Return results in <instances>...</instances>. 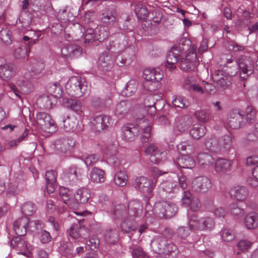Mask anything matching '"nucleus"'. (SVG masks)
Returning <instances> with one entry per match:
<instances>
[{"label": "nucleus", "instance_id": "f257e3e1", "mask_svg": "<svg viewBox=\"0 0 258 258\" xmlns=\"http://www.w3.org/2000/svg\"><path fill=\"white\" fill-rule=\"evenodd\" d=\"M152 98L145 100L144 105L136 107L135 109V117L136 119V125L127 124L122 127V136L126 141H133L135 137L139 135L140 130L143 132L141 142L143 143L148 141L150 137L151 126L149 122L152 120V117L156 112L155 102L152 101L151 104H148L147 101Z\"/></svg>", "mask_w": 258, "mask_h": 258}, {"label": "nucleus", "instance_id": "f03ea898", "mask_svg": "<svg viewBox=\"0 0 258 258\" xmlns=\"http://www.w3.org/2000/svg\"><path fill=\"white\" fill-rule=\"evenodd\" d=\"M188 224L190 230L194 232L212 230L215 225L213 218L201 217L197 214H192L189 217Z\"/></svg>", "mask_w": 258, "mask_h": 258}, {"label": "nucleus", "instance_id": "7ed1b4c3", "mask_svg": "<svg viewBox=\"0 0 258 258\" xmlns=\"http://www.w3.org/2000/svg\"><path fill=\"white\" fill-rule=\"evenodd\" d=\"M66 89L70 96L79 97L85 93L87 86L84 78L80 76H73L67 83Z\"/></svg>", "mask_w": 258, "mask_h": 258}, {"label": "nucleus", "instance_id": "20e7f679", "mask_svg": "<svg viewBox=\"0 0 258 258\" xmlns=\"http://www.w3.org/2000/svg\"><path fill=\"white\" fill-rule=\"evenodd\" d=\"M177 207L174 203L171 201H162L155 204L154 212L161 218H170L175 215Z\"/></svg>", "mask_w": 258, "mask_h": 258}, {"label": "nucleus", "instance_id": "39448f33", "mask_svg": "<svg viewBox=\"0 0 258 258\" xmlns=\"http://www.w3.org/2000/svg\"><path fill=\"white\" fill-rule=\"evenodd\" d=\"M76 145V141L71 137L64 136L59 137L53 142L54 149L58 154L70 155L72 154Z\"/></svg>", "mask_w": 258, "mask_h": 258}, {"label": "nucleus", "instance_id": "423d86ee", "mask_svg": "<svg viewBox=\"0 0 258 258\" xmlns=\"http://www.w3.org/2000/svg\"><path fill=\"white\" fill-rule=\"evenodd\" d=\"M36 122L40 128L44 132L52 133L56 131L57 125L49 114L39 112L36 115Z\"/></svg>", "mask_w": 258, "mask_h": 258}, {"label": "nucleus", "instance_id": "0eeeda50", "mask_svg": "<svg viewBox=\"0 0 258 258\" xmlns=\"http://www.w3.org/2000/svg\"><path fill=\"white\" fill-rule=\"evenodd\" d=\"M184 51V49L181 45L172 47L167 54L166 63L165 64L167 70L172 72L176 69L175 64L180 58L181 55Z\"/></svg>", "mask_w": 258, "mask_h": 258}, {"label": "nucleus", "instance_id": "6e6552de", "mask_svg": "<svg viewBox=\"0 0 258 258\" xmlns=\"http://www.w3.org/2000/svg\"><path fill=\"white\" fill-rule=\"evenodd\" d=\"M11 246L17 251L18 254L29 257L32 247L21 237H15L11 241Z\"/></svg>", "mask_w": 258, "mask_h": 258}, {"label": "nucleus", "instance_id": "1a4fd4ad", "mask_svg": "<svg viewBox=\"0 0 258 258\" xmlns=\"http://www.w3.org/2000/svg\"><path fill=\"white\" fill-rule=\"evenodd\" d=\"M50 94L44 95L42 97V101L45 103L44 107L46 109H50L56 103V98L60 97L62 95V91L60 86H57L56 84H53L50 87L49 91Z\"/></svg>", "mask_w": 258, "mask_h": 258}, {"label": "nucleus", "instance_id": "9d476101", "mask_svg": "<svg viewBox=\"0 0 258 258\" xmlns=\"http://www.w3.org/2000/svg\"><path fill=\"white\" fill-rule=\"evenodd\" d=\"M197 54L195 49L192 47V49L185 56L182 58L180 61V68L184 72H190L194 70L196 67Z\"/></svg>", "mask_w": 258, "mask_h": 258}, {"label": "nucleus", "instance_id": "9b49d317", "mask_svg": "<svg viewBox=\"0 0 258 258\" xmlns=\"http://www.w3.org/2000/svg\"><path fill=\"white\" fill-rule=\"evenodd\" d=\"M82 53V48L73 43L64 44L61 49L62 56L67 59L77 58L80 56Z\"/></svg>", "mask_w": 258, "mask_h": 258}, {"label": "nucleus", "instance_id": "f8f14e48", "mask_svg": "<svg viewBox=\"0 0 258 258\" xmlns=\"http://www.w3.org/2000/svg\"><path fill=\"white\" fill-rule=\"evenodd\" d=\"M238 64L240 76L243 80H246L253 73L254 62L250 57H245L244 59L239 60Z\"/></svg>", "mask_w": 258, "mask_h": 258}, {"label": "nucleus", "instance_id": "ddd939ff", "mask_svg": "<svg viewBox=\"0 0 258 258\" xmlns=\"http://www.w3.org/2000/svg\"><path fill=\"white\" fill-rule=\"evenodd\" d=\"M214 82L222 89H225L230 86L232 78L223 70H217L212 75Z\"/></svg>", "mask_w": 258, "mask_h": 258}, {"label": "nucleus", "instance_id": "4468645a", "mask_svg": "<svg viewBox=\"0 0 258 258\" xmlns=\"http://www.w3.org/2000/svg\"><path fill=\"white\" fill-rule=\"evenodd\" d=\"M135 185L143 193L148 195L150 194L155 186L152 179L145 176H140L136 179Z\"/></svg>", "mask_w": 258, "mask_h": 258}, {"label": "nucleus", "instance_id": "2eb2a0df", "mask_svg": "<svg viewBox=\"0 0 258 258\" xmlns=\"http://www.w3.org/2000/svg\"><path fill=\"white\" fill-rule=\"evenodd\" d=\"M6 59L0 57V77L4 80H10L16 72V67L12 63H6Z\"/></svg>", "mask_w": 258, "mask_h": 258}, {"label": "nucleus", "instance_id": "dca6fc26", "mask_svg": "<svg viewBox=\"0 0 258 258\" xmlns=\"http://www.w3.org/2000/svg\"><path fill=\"white\" fill-rule=\"evenodd\" d=\"M193 189L199 192L205 193L212 187V182L206 176H200L196 178L192 183Z\"/></svg>", "mask_w": 258, "mask_h": 258}, {"label": "nucleus", "instance_id": "f3484780", "mask_svg": "<svg viewBox=\"0 0 258 258\" xmlns=\"http://www.w3.org/2000/svg\"><path fill=\"white\" fill-rule=\"evenodd\" d=\"M227 123L231 128L237 130L243 126L245 121L243 115L239 112H231L227 118Z\"/></svg>", "mask_w": 258, "mask_h": 258}, {"label": "nucleus", "instance_id": "a211bd4d", "mask_svg": "<svg viewBox=\"0 0 258 258\" xmlns=\"http://www.w3.org/2000/svg\"><path fill=\"white\" fill-rule=\"evenodd\" d=\"M177 181L173 180L171 177L167 179L163 180L159 185V191L162 196H166L168 194L173 193L177 189Z\"/></svg>", "mask_w": 258, "mask_h": 258}, {"label": "nucleus", "instance_id": "6ab92c4d", "mask_svg": "<svg viewBox=\"0 0 258 258\" xmlns=\"http://www.w3.org/2000/svg\"><path fill=\"white\" fill-rule=\"evenodd\" d=\"M59 196L63 203L71 209H75L78 208V203L72 197V192L63 186H60L59 188Z\"/></svg>", "mask_w": 258, "mask_h": 258}, {"label": "nucleus", "instance_id": "aec40b11", "mask_svg": "<svg viewBox=\"0 0 258 258\" xmlns=\"http://www.w3.org/2000/svg\"><path fill=\"white\" fill-rule=\"evenodd\" d=\"M146 154L151 155L150 161L155 164L159 163L165 157V153L161 152L154 144L149 145L145 150Z\"/></svg>", "mask_w": 258, "mask_h": 258}, {"label": "nucleus", "instance_id": "412c9836", "mask_svg": "<svg viewBox=\"0 0 258 258\" xmlns=\"http://www.w3.org/2000/svg\"><path fill=\"white\" fill-rule=\"evenodd\" d=\"M145 79L152 82H158L163 77L162 72L158 68H147L143 72Z\"/></svg>", "mask_w": 258, "mask_h": 258}, {"label": "nucleus", "instance_id": "4be33fe9", "mask_svg": "<svg viewBox=\"0 0 258 258\" xmlns=\"http://www.w3.org/2000/svg\"><path fill=\"white\" fill-rule=\"evenodd\" d=\"M69 235L74 239L85 238L87 235V232L85 227L78 222L71 225L69 230Z\"/></svg>", "mask_w": 258, "mask_h": 258}, {"label": "nucleus", "instance_id": "5701e85b", "mask_svg": "<svg viewBox=\"0 0 258 258\" xmlns=\"http://www.w3.org/2000/svg\"><path fill=\"white\" fill-rule=\"evenodd\" d=\"M84 162L88 169H92L90 173L91 180L93 182H97V168H96L97 158L96 155L93 154L88 156L85 158Z\"/></svg>", "mask_w": 258, "mask_h": 258}, {"label": "nucleus", "instance_id": "b1692460", "mask_svg": "<svg viewBox=\"0 0 258 258\" xmlns=\"http://www.w3.org/2000/svg\"><path fill=\"white\" fill-rule=\"evenodd\" d=\"M28 218L22 217L17 219L14 223L13 229L18 237L24 236L27 232Z\"/></svg>", "mask_w": 258, "mask_h": 258}, {"label": "nucleus", "instance_id": "393cba45", "mask_svg": "<svg viewBox=\"0 0 258 258\" xmlns=\"http://www.w3.org/2000/svg\"><path fill=\"white\" fill-rule=\"evenodd\" d=\"M229 193L231 197L238 201H244L248 196V190L244 186H237L232 188Z\"/></svg>", "mask_w": 258, "mask_h": 258}, {"label": "nucleus", "instance_id": "a878e982", "mask_svg": "<svg viewBox=\"0 0 258 258\" xmlns=\"http://www.w3.org/2000/svg\"><path fill=\"white\" fill-rule=\"evenodd\" d=\"M233 137L231 135H225L218 139L219 152L229 151L232 146Z\"/></svg>", "mask_w": 258, "mask_h": 258}, {"label": "nucleus", "instance_id": "bb28decb", "mask_svg": "<svg viewBox=\"0 0 258 258\" xmlns=\"http://www.w3.org/2000/svg\"><path fill=\"white\" fill-rule=\"evenodd\" d=\"M128 214L134 218L142 216V205L139 201L133 200L128 205Z\"/></svg>", "mask_w": 258, "mask_h": 258}, {"label": "nucleus", "instance_id": "cd10ccee", "mask_svg": "<svg viewBox=\"0 0 258 258\" xmlns=\"http://www.w3.org/2000/svg\"><path fill=\"white\" fill-rule=\"evenodd\" d=\"M57 173L55 170H48L45 173L46 189L48 193L51 194L55 190L56 184Z\"/></svg>", "mask_w": 258, "mask_h": 258}, {"label": "nucleus", "instance_id": "c85d7f7f", "mask_svg": "<svg viewBox=\"0 0 258 258\" xmlns=\"http://www.w3.org/2000/svg\"><path fill=\"white\" fill-rule=\"evenodd\" d=\"M167 239L163 236H157L152 240L150 245L153 250L158 254L162 253L165 248Z\"/></svg>", "mask_w": 258, "mask_h": 258}, {"label": "nucleus", "instance_id": "c756f323", "mask_svg": "<svg viewBox=\"0 0 258 258\" xmlns=\"http://www.w3.org/2000/svg\"><path fill=\"white\" fill-rule=\"evenodd\" d=\"M120 228L122 232L125 233L135 230L137 228V223L135 218H131L129 216L124 218L120 224Z\"/></svg>", "mask_w": 258, "mask_h": 258}, {"label": "nucleus", "instance_id": "7c9ffc66", "mask_svg": "<svg viewBox=\"0 0 258 258\" xmlns=\"http://www.w3.org/2000/svg\"><path fill=\"white\" fill-rule=\"evenodd\" d=\"M91 194L90 190L86 188H82L79 189L74 196V200L78 203L85 204L86 203L90 198Z\"/></svg>", "mask_w": 258, "mask_h": 258}, {"label": "nucleus", "instance_id": "2f4dec72", "mask_svg": "<svg viewBox=\"0 0 258 258\" xmlns=\"http://www.w3.org/2000/svg\"><path fill=\"white\" fill-rule=\"evenodd\" d=\"M17 85L20 91L25 94L30 93L33 89L32 83L27 77H21L17 82Z\"/></svg>", "mask_w": 258, "mask_h": 258}, {"label": "nucleus", "instance_id": "473e14b6", "mask_svg": "<svg viewBox=\"0 0 258 258\" xmlns=\"http://www.w3.org/2000/svg\"><path fill=\"white\" fill-rule=\"evenodd\" d=\"M245 226L248 229H254L258 227V213L251 212L247 214L244 218Z\"/></svg>", "mask_w": 258, "mask_h": 258}, {"label": "nucleus", "instance_id": "72a5a7b5", "mask_svg": "<svg viewBox=\"0 0 258 258\" xmlns=\"http://www.w3.org/2000/svg\"><path fill=\"white\" fill-rule=\"evenodd\" d=\"M177 165L183 168L191 169L195 166V160L190 156L181 155L177 158Z\"/></svg>", "mask_w": 258, "mask_h": 258}, {"label": "nucleus", "instance_id": "f704fd0d", "mask_svg": "<svg viewBox=\"0 0 258 258\" xmlns=\"http://www.w3.org/2000/svg\"><path fill=\"white\" fill-rule=\"evenodd\" d=\"M232 164L231 160L219 158L215 162V170L217 172H224L229 170Z\"/></svg>", "mask_w": 258, "mask_h": 258}, {"label": "nucleus", "instance_id": "c9c22d12", "mask_svg": "<svg viewBox=\"0 0 258 258\" xmlns=\"http://www.w3.org/2000/svg\"><path fill=\"white\" fill-rule=\"evenodd\" d=\"M63 102L66 108L71 109L78 115L81 114L82 105L79 101L72 99H64Z\"/></svg>", "mask_w": 258, "mask_h": 258}, {"label": "nucleus", "instance_id": "e433bc0d", "mask_svg": "<svg viewBox=\"0 0 258 258\" xmlns=\"http://www.w3.org/2000/svg\"><path fill=\"white\" fill-rule=\"evenodd\" d=\"M63 127L67 132H72L76 130L79 123L78 120L75 117L67 116L62 119Z\"/></svg>", "mask_w": 258, "mask_h": 258}, {"label": "nucleus", "instance_id": "4c0bfd02", "mask_svg": "<svg viewBox=\"0 0 258 258\" xmlns=\"http://www.w3.org/2000/svg\"><path fill=\"white\" fill-rule=\"evenodd\" d=\"M135 12L138 18L142 21H146L151 14L146 6L142 4L136 5Z\"/></svg>", "mask_w": 258, "mask_h": 258}, {"label": "nucleus", "instance_id": "58836bf2", "mask_svg": "<svg viewBox=\"0 0 258 258\" xmlns=\"http://www.w3.org/2000/svg\"><path fill=\"white\" fill-rule=\"evenodd\" d=\"M190 124V119L186 116L178 117L175 122L176 127L179 132H183L187 130Z\"/></svg>", "mask_w": 258, "mask_h": 258}, {"label": "nucleus", "instance_id": "ea45409f", "mask_svg": "<svg viewBox=\"0 0 258 258\" xmlns=\"http://www.w3.org/2000/svg\"><path fill=\"white\" fill-rule=\"evenodd\" d=\"M31 72L35 75H39L44 69L45 64L41 59H34L30 62Z\"/></svg>", "mask_w": 258, "mask_h": 258}, {"label": "nucleus", "instance_id": "a19ab883", "mask_svg": "<svg viewBox=\"0 0 258 258\" xmlns=\"http://www.w3.org/2000/svg\"><path fill=\"white\" fill-rule=\"evenodd\" d=\"M104 238L108 244H114L119 239V232L115 228L107 230L104 234Z\"/></svg>", "mask_w": 258, "mask_h": 258}, {"label": "nucleus", "instance_id": "79ce46f5", "mask_svg": "<svg viewBox=\"0 0 258 258\" xmlns=\"http://www.w3.org/2000/svg\"><path fill=\"white\" fill-rule=\"evenodd\" d=\"M206 131L207 130L205 126L196 124L194 125L190 130V134L194 139L199 140L206 134Z\"/></svg>", "mask_w": 258, "mask_h": 258}, {"label": "nucleus", "instance_id": "37998d69", "mask_svg": "<svg viewBox=\"0 0 258 258\" xmlns=\"http://www.w3.org/2000/svg\"><path fill=\"white\" fill-rule=\"evenodd\" d=\"M97 245L96 243V239L95 238H90L87 240L86 243V248L90 251L88 252L85 258H96L97 254L96 249Z\"/></svg>", "mask_w": 258, "mask_h": 258}, {"label": "nucleus", "instance_id": "c03bdc74", "mask_svg": "<svg viewBox=\"0 0 258 258\" xmlns=\"http://www.w3.org/2000/svg\"><path fill=\"white\" fill-rule=\"evenodd\" d=\"M205 146L207 150L212 152H219L218 139H217L214 136L207 138L205 142Z\"/></svg>", "mask_w": 258, "mask_h": 258}, {"label": "nucleus", "instance_id": "a18cd8bd", "mask_svg": "<svg viewBox=\"0 0 258 258\" xmlns=\"http://www.w3.org/2000/svg\"><path fill=\"white\" fill-rule=\"evenodd\" d=\"M112 213L114 218L117 219L121 218H124L129 216L128 214V210H127L126 206L123 204L116 205Z\"/></svg>", "mask_w": 258, "mask_h": 258}, {"label": "nucleus", "instance_id": "49530a36", "mask_svg": "<svg viewBox=\"0 0 258 258\" xmlns=\"http://www.w3.org/2000/svg\"><path fill=\"white\" fill-rule=\"evenodd\" d=\"M114 181L115 184L118 186H124L127 181V175L126 172L122 170L117 172L115 174Z\"/></svg>", "mask_w": 258, "mask_h": 258}, {"label": "nucleus", "instance_id": "de8ad7c7", "mask_svg": "<svg viewBox=\"0 0 258 258\" xmlns=\"http://www.w3.org/2000/svg\"><path fill=\"white\" fill-rule=\"evenodd\" d=\"M21 210L25 217L31 216L34 214L36 211V207L34 203L31 202H27L23 204L21 207Z\"/></svg>", "mask_w": 258, "mask_h": 258}, {"label": "nucleus", "instance_id": "09e8293b", "mask_svg": "<svg viewBox=\"0 0 258 258\" xmlns=\"http://www.w3.org/2000/svg\"><path fill=\"white\" fill-rule=\"evenodd\" d=\"M199 164L202 165H209L214 162V159L210 154L206 153H200L197 157Z\"/></svg>", "mask_w": 258, "mask_h": 258}, {"label": "nucleus", "instance_id": "8fccbe9b", "mask_svg": "<svg viewBox=\"0 0 258 258\" xmlns=\"http://www.w3.org/2000/svg\"><path fill=\"white\" fill-rule=\"evenodd\" d=\"M100 120V130L104 131L108 130L109 127L113 123L112 120L110 116L107 115L98 116V121Z\"/></svg>", "mask_w": 258, "mask_h": 258}, {"label": "nucleus", "instance_id": "3c124183", "mask_svg": "<svg viewBox=\"0 0 258 258\" xmlns=\"http://www.w3.org/2000/svg\"><path fill=\"white\" fill-rule=\"evenodd\" d=\"M138 82L135 80H131L125 86V95L127 96H132L137 91Z\"/></svg>", "mask_w": 258, "mask_h": 258}, {"label": "nucleus", "instance_id": "603ef678", "mask_svg": "<svg viewBox=\"0 0 258 258\" xmlns=\"http://www.w3.org/2000/svg\"><path fill=\"white\" fill-rule=\"evenodd\" d=\"M27 226L28 230L32 233H37L39 230L43 228V223L40 220L30 221L28 220Z\"/></svg>", "mask_w": 258, "mask_h": 258}, {"label": "nucleus", "instance_id": "864d4df0", "mask_svg": "<svg viewBox=\"0 0 258 258\" xmlns=\"http://www.w3.org/2000/svg\"><path fill=\"white\" fill-rule=\"evenodd\" d=\"M101 20L104 23L110 24L116 20L115 12L106 11L101 15Z\"/></svg>", "mask_w": 258, "mask_h": 258}, {"label": "nucleus", "instance_id": "5fc2aeb1", "mask_svg": "<svg viewBox=\"0 0 258 258\" xmlns=\"http://www.w3.org/2000/svg\"><path fill=\"white\" fill-rule=\"evenodd\" d=\"M130 107V104L125 101H120L116 106V113L119 115H123L126 113Z\"/></svg>", "mask_w": 258, "mask_h": 258}, {"label": "nucleus", "instance_id": "6e6d98bb", "mask_svg": "<svg viewBox=\"0 0 258 258\" xmlns=\"http://www.w3.org/2000/svg\"><path fill=\"white\" fill-rule=\"evenodd\" d=\"M29 131L28 129L25 128L24 131L22 135H21L17 139H13L10 140L8 142V145L10 147H17L20 143H21L23 140H24L28 135Z\"/></svg>", "mask_w": 258, "mask_h": 258}, {"label": "nucleus", "instance_id": "4d7b16f0", "mask_svg": "<svg viewBox=\"0 0 258 258\" xmlns=\"http://www.w3.org/2000/svg\"><path fill=\"white\" fill-rule=\"evenodd\" d=\"M30 52V50L27 49L24 46L19 47L16 48L14 51V56L17 59H23L25 58L28 53Z\"/></svg>", "mask_w": 258, "mask_h": 258}, {"label": "nucleus", "instance_id": "13d9d810", "mask_svg": "<svg viewBox=\"0 0 258 258\" xmlns=\"http://www.w3.org/2000/svg\"><path fill=\"white\" fill-rule=\"evenodd\" d=\"M246 117H244V119L248 123L253 122L256 118L255 110L251 107L248 106L246 109Z\"/></svg>", "mask_w": 258, "mask_h": 258}, {"label": "nucleus", "instance_id": "bf43d9fd", "mask_svg": "<svg viewBox=\"0 0 258 258\" xmlns=\"http://www.w3.org/2000/svg\"><path fill=\"white\" fill-rule=\"evenodd\" d=\"M195 116L199 121L202 122L208 121L210 118L209 113L205 110H200L196 111L195 113Z\"/></svg>", "mask_w": 258, "mask_h": 258}, {"label": "nucleus", "instance_id": "052dcab7", "mask_svg": "<svg viewBox=\"0 0 258 258\" xmlns=\"http://www.w3.org/2000/svg\"><path fill=\"white\" fill-rule=\"evenodd\" d=\"M0 39L6 45L10 44L12 42L11 32L7 29L2 30L0 32Z\"/></svg>", "mask_w": 258, "mask_h": 258}, {"label": "nucleus", "instance_id": "680f3d73", "mask_svg": "<svg viewBox=\"0 0 258 258\" xmlns=\"http://www.w3.org/2000/svg\"><path fill=\"white\" fill-rule=\"evenodd\" d=\"M60 250L65 254H71L73 251L74 246L70 241H62L60 242Z\"/></svg>", "mask_w": 258, "mask_h": 258}, {"label": "nucleus", "instance_id": "e2e57ef3", "mask_svg": "<svg viewBox=\"0 0 258 258\" xmlns=\"http://www.w3.org/2000/svg\"><path fill=\"white\" fill-rule=\"evenodd\" d=\"M98 36V41L102 42L106 39L109 36L108 27L106 26H100Z\"/></svg>", "mask_w": 258, "mask_h": 258}, {"label": "nucleus", "instance_id": "0e129e2a", "mask_svg": "<svg viewBox=\"0 0 258 258\" xmlns=\"http://www.w3.org/2000/svg\"><path fill=\"white\" fill-rule=\"evenodd\" d=\"M221 237L224 241L230 242L234 239L235 234L230 229H224L221 231Z\"/></svg>", "mask_w": 258, "mask_h": 258}, {"label": "nucleus", "instance_id": "69168bd1", "mask_svg": "<svg viewBox=\"0 0 258 258\" xmlns=\"http://www.w3.org/2000/svg\"><path fill=\"white\" fill-rule=\"evenodd\" d=\"M96 37V34L93 29L88 28L84 34V42L85 43H90L94 41Z\"/></svg>", "mask_w": 258, "mask_h": 258}, {"label": "nucleus", "instance_id": "338daca9", "mask_svg": "<svg viewBox=\"0 0 258 258\" xmlns=\"http://www.w3.org/2000/svg\"><path fill=\"white\" fill-rule=\"evenodd\" d=\"M197 81L193 77H187L183 81V88L187 90L191 91L192 86L196 84Z\"/></svg>", "mask_w": 258, "mask_h": 258}, {"label": "nucleus", "instance_id": "774afa93", "mask_svg": "<svg viewBox=\"0 0 258 258\" xmlns=\"http://www.w3.org/2000/svg\"><path fill=\"white\" fill-rule=\"evenodd\" d=\"M132 255L134 258H149L147 253L141 247H137L132 251Z\"/></svg>", "mask_w": 258, "mask_h": 258}]
</instances>
